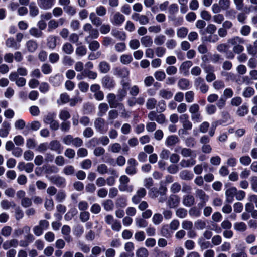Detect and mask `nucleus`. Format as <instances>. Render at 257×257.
<instances>
[{
	"label": "nucleus",
	"mask_w": 257,
	"mask_h": 257,
	"mask_svg": "<svg viewBox=\"0 0 257 257\" xmlns=\"http://www.w3.org/2000/svg\"><path fill=\"white\" fill-rule=\"evenodd\" d=\"M175 152H180L181 154L184 157H193V155L196 154L195 152L193 151L188 148H181L178 147L175 149Z\"/></svg>",
	"instance_id": "23"
},
{
	"label": "nucleus",
	"mask_w": 257,
	"mask_h": 257,
	"mask_svg": "<svg viewBox=\"0 0 257 257\" xmlns=\"http://www.w3.org/2000/svg\"><path fill=\"white\" fill-rule=\"evenodd\" d=\"M175 214L177 217L183 219L187 216L188 211L185 208H179L176 210Z\"/></svg>",
	"instance_id": "45"
},
{
	"label": "nucleus",
	"mask_w": 257,
	"mask_h": 257,
	"mask_svg": "<svg viewBox=\"0 0 257 257\" xmlns=\"http://www.w3.org/2000/svg\"><path fill=\"white\" fill-rule=\"evenodd\" d=\"M18 245V241L17 239H12L6 240L2 244L3 248L5 250H8L11 247L16 248Z\"/></svg>",
	"instance_id": "21"
},
{
	"label": "nucleus",
	"mask_w": 257,
	"mask_h": 257,
	"mask_svg": "<svg viewBox=\"0 0 257 257\" xmlns=\"http://www.w3.org/2000/svg\"><path fill=\"white\" fill-rule=\"evenodd\" d=\"M140 42L144 47H151L153 44L152 38L149 35H145L140 39Z\"/></svg>",
	"instance_id": "19"
},
{
	"label": "nucleus",
	"mask_w": 257,
	"mask_h": 257,
	"mask_svg": "<svg viewBox=\"0 0 257 257\" xmlns=\"http://www.w3.org/2000/svg\"><path fill=\"white\" fill-rule=\"evenodd\" d=\"M237 189L234 187H230L227 189L225 192L226 200L227 203H232L234 200V196L235 195Z\"/></svg>",
	"instance_id": "12"
},
{
	"label": "nucleus",
	"mask_w": 257,
	"mask_h": 257,
	"mask_svg": "<svg viewBox=\"0 0 257 257\" xmlns=\"http://www.w3.org/2000/svg\"><path fill=\"white\" fill-rule=\"evenodd\" d=\"M250 185L252 190L257 192V176H254L250 178Z\"/></svg>",
	"instance_id": "64"
},
{
	"label": "nucleus",
	"mask_w": 257,
	"mask_h": 257,
	"mask_svg": "<svg viewBox=\"0 0 257 257\" xmlns=\"http://www.w3.org/2000/svg\"><path fill=\"white\" fill-rule=\"evenodd\" d=\"M194 85L196 90H199L204 94L208 92L209 86L206 84L204 79L201 77H197L194 80Z\"/></svg>",
	"instance_id": "2"
},
{
	"label": "nucleus",
	"mask_w": 257,
	"mask_h": 257,
	"mask_svg": "<svg viewBox=\"0 0 257 257\" xmlns=\"http://www.w3.org/2000/svg\"><path fill=\"white\" fill-rule=\"evenodd\" d=\"M132 19L138 22L142 25H147L149 22V18L144 15H141L139 13H134L132 15Z\"/></svg>",
	"instance_id": "7"
},
{
	"label": "nucleus",
	"mask_w": 257,
	"mask_h": 257,
	"mask_svg": "<svg viewBox=\"0 0 257 257\" xmlns=\"http://www.w3.org/2000/svg\"><path fill=\"white\" fill-rule=\"evenodd\" d=\"M108 110V105L105 103H102L99 105L98 115L100 116H103Z\"/></svg>",
	"instance_id": "41"
},
{
	"label": "nucleus",
	"mask_w": 257,
	"mask_h": 257,
	"mask_svg": "<svg viewBox=\"0 0 257 257\" xmlns=\"http://www.w3.org/2000/svg\"><path fill=\"white\" fill-rule=\"evenodd\" d=\"M255 94L254 89L250 86L246 87L244 88L242 92V96L244 98H250Z\"/></svg>",
	"instance_id": "36"
},
{
	"label": "nucleus",
	"mask_w": 257,
	"mask_h": 257,
	"mask_svg": "<svg viewBox=\"0 0 257 257\" xmlns=\"http://www.w3.org/2000/svg\"><path fill=\"white\" fill-rule=\"evenodd\" d=\"M179 139L177 137L175 136H169L166 141V145L168 146H173L177 143Z\"/></svg>",
	"instance_id": "44"
},
{
	"label": "nucleus",
	"mask_w": 257,
	"mask_h": 257,
	"mask_svg": "<svg viewBox=\"0 0 257 257\" xmlns=\"http://www.w3.org/2000/svg\"><path fill=\"white\" fill-rule=\"evenodd\" d=\"M57 37L51 35L47 38V46L51 49H54L56 46Z\"/></svg>",
	"instance_id": "33"
},
{
	"label": "nucleus",
	"mask_w": 257,
	"mask_h": 257,
	"mask_svg": "<svg viewBox=\"0 0 257 257\" xmlns=\"http://www.w3.org/2000/svg\"><path fill=\"white\" fill-rule=\"evenodd\" d=\"M194 175L190 171L184 170L179 173V177L181 179L186 181H189L193 178Z\"/></svg>",
	"instance_id": "24"
},
{
	"label": "nucleus",
	"mask_w": 257,
	"mask_h": 257,
	"mask_svg": "<svg viewBox=\"0 0 257 257\" xmlns=\"http://www.w3.org/2000/svg\"><path fill=\"white\" fill-rule=\"evenodd\" d=\"M29 14L32 17H35L39 14V10L35 2H31L29 5Z\"/></svg>",
	"instance_id": "28"
},
{
	"label": "nucleus",
	"mask_w": 257,
	"mask_h": 257,
	"mask_svg": "<svg viewBox=\"0 0 257 257\" xmlns=\"http://www.w3.org/2000/svg\"><path fill=\"white\" fill-rule=\"evenodd\" d=\"M102 205L104 207V209L107 211H111L113 210L114 203L110 199L104 200Z\"/></svg>",
	"instance_id": "37"
},
{
	"label": "nucleus",
	"mask_w": 257,
	"mask_h": 257,
	"mask_svg": "<svg viewBox=\"0 0 257 257\" xmlns=\"http://www.w3.org/2000/svg\"><path fill=\"white\" fill-rule=\"evenodd\" d=\"M137 257H148L149 252L148 250L144 247H140L138 249L136 252Z\"/></svg>",
	"instance_id": "47"
},
{
	"label": "nucleus",
	"mask_w": 257,
	"mask_h": 257,
	"mask_svg": "<svg viewBox=\"0 0 257 257\" xmlns=\"http://www.w3.org/2000/svg\"><path fill=\"white\" fill-rule=\"evenodd\" d=\"M234 229L238 231H245L247 229V225L243 222H236L234 224Z\"/></svg>",
	"instance_id": "49"
},
{
	"label": "nucleus",
	"mask_w": 257,
	"mask_h": 257,
	"mask_svg": "<svg viewBox=\"0 0 257 257\" xmlns=\"http://www.w3.org/2000/svg\"><path fill=\"white\" fill-rule=\"evenodd\" d=\"M228 43L233 46V47H236L239 44H243L245 43V40L239 36H234L230 39L227 41Z\"/></svg>",
	"instance_id": "18"
},
{
	"label": "nucleus",
	"mask_w": 257,
	"mask_h": 257,
	"mask_svg": "<svg viewBox=\"0 0 257 257\" xmlns=\"http://www.w3.org/2000/svg\"><path fill=\"white\" fill-rule=\"evenodd\" d=\"M146 195V190L144 188L140 187L138 189L136 194L132 197V201L134 204L139 203L141 200Z\"/></svg>",
	"instance_id": "6"
},
{
	"label": "nucleus",
	"mask_w": 257,
	"mask_h": 257,
	"mask_svg": "<svg viewBox=\"0 0 257 257\" xmlns=\"http://www.w3.org/2000/svg\"><path fill=\"white\" fill-rule=\"evenodd\" d=\"M195 202V198L192 195L188 194L184 196L183 199V204L186 207L192 206Z\"/></svg>",
	"instance_id": "25"
},
{
	"label": "nucleus",
	"mask_w": 257,
	"mask_h": 257,
	"mask_svg": "<svg viewBox=\"0 0 257 257\" xmlns=\"http://www.w3.org/2000/svg\"><path fill=\"white\" fill-rule=\"evenodd\" d=\"M27 50L30 52H34L38 48V44L36 41L30 40L26 44Z\"/></svg>",
	"instance_id": "30"
},
{
	"label": "nucleus",
	"mask_w": 257,
	"mask_h": 257,
	"mask_svg": "<svg viewBox=\"0 0 257 257\" xmlns=\"http://www.w3.org/2000/svg\"><path fill=\"white\" fill-rule=\"evenodd\" d=\"M196 197L200 200V202L198 204L199 208L204 207L209 200V196L202 189H197L195 190Z\"/></svg>",
	"instance_id": "3"
},
{
	"label": "nucleus",
	"mask_w": 257,
	"mask_h": 257,
	"mask_svg": "<svg viewBox=\"0 0 257 257\" xmlns=\"http://www.w3.org/2000/svg\"><path fill=\"white\" fill-rule=\"evenodd\" d=\"M6 45L8 48H13L15 50H18L20 47V44L17 43L12 37L9 38L6 40Z\"/></svg>",
	"instance_id": "26"
},
{
	"label": "nucleus",
	"mask_w": 257,
	"mask_h": 257,
	"mask_svg": "<svg viewBox=\"0 0 257 257\" xmlns=\"http://www.w3.org/2000/svg\"><path fill=\"white\" fill-rule=\"evenodd\" d=\"M89 20L93 25L96 27H99L101 25L102 22L97 14L94 12H91L89 15Z\"/></svg>",
	"instance_id": "20"
},
{
	"label": "nucleus",
	"mask_w": 257,
	"mask_h": 257,
	"mask_svg": "<svg viewBox=\"0 0 257 257\" xmlns=\"http://www.w3.org/2000/svg\"><path fill=\"white\" fill-rule=\"evenodd\" d=\"M49 148L51 150L56 152L58 154H60L62 150L61 144L56 140L50 142L49 145Z\"/></svg>",
	"instance_id": "22"
},
{
	"label": "nucleus",
	"mask_w": 257,
	"mask_h": 257,
	"mask_svg": "<svg viewBox=\"0 0 257 257\" xmlns=\"http://www.w3.org/2000/svg\"><path fill=\"white\" fill-rule=\"evenodd\" d=\"M248 112V106L246 103H244L243 105L238 108L236 111V114L237 115L242 117L247 114Z\"/></svg>",
	"instance_id": "32"
},
{
	"label": "nucleus",
	"mask_w": 257,
	"mask_h": 257,
	"mask_svg": "<svg viewBox=\"0 0 257 257\" xmlns=\"http://www.w3.org/2000/svg\"><path fill=\"white\" fill-rule=\"evenodd\" d=\"M111 35L117 39L121 41L125 40L126 37L125 32L117 30H112Z\"/></svg>",
	"instance_id": "29"
},
{
	"label": "nucleus",
	"mask_w": 257,
	"mask_h": 257,
	"mask_svg": "<svg viewBox=\"0 0 257 257\" xmlns=\"http://www.w3.org/2000/svg\"><path fill=\"white\" fill-rule=\"evenodd\" d=\"M99 36V32L96 29L93 28L90 32H89V35L85 37V40L87 43H89V41L92 39H96Z\"/></svg>",
	"instance_id": "31"
},
{
	"label": "nucleus",
	"mask_w": 257,
	"mask_h": 257,
	"mask_svg": "<svg viewBox=\"0 0 257 257\" xmlns=\"http://www.w3.org/2000/svg\"><path fill=\"white\" fill-rule=\"evenodd\" d=\"M16 205L14 201H9L7 200H3L1 202V206L4 210H8L11 207L14 208Z\"/></svg>",
	"instance_id": "35"
},
{
	"label": "nucleus",
	"mask_w": 257,
	"mask_h": 257,
	"mask_svg": "<svg viewBox=\"0 0 257 257\" xmlns=\"http://www.w3.org/2000/svg\"><path fill=\"white\" fill-rule=\"evenodd\" d=\"M173 92L168 89H162L159 91V96L164 99H169L173 96Z\"/></svg>",
	"instance_id": "34"
},
{
	"label": "nucleus",
	"mask_w": 257,
	"mask_h": 257,
	"mask_svg": "<svg viewBox=\"0 0 257 257\" xmlns=\"http://www.w3.org/2000/svg\"><path fill=\"white\" fill-rule=\"evenodd\" d=\"M195 93L193 91H188L185 94V100L187 103L193 102L194 100Z\"/></svg>",
	"instance_id": "56"
},
{
	"label": "nucleus",
	"mask_w": 257,
	"mask_h": 257,
	"mask_svg": "<svg viewBox=\"0 0 257 257\" xmlns=\"http://www.w3.org/2000/svg\"><path fill=\"white\" fill-rule=\"evenodd\" d=\"M178 86L180 89L186 90L189 89L191 87L190 81L186 78H181L178 82Z\"/></svg>",
	"instance_id": "17"
},
{
	"label": "nucleus",
	"mask_w": 257,
	"mask_h": 257,
	"mask_svg": "<svg viewBox=\"0 0 257 257\" xmlns=\"http://www.w3.org/2000/svg\"><path fill=\"white\" fill-rule=\"evenodd\" d=\"M113 74L121 78H126L128 76L130 72L126 68L116 67L113 69Z\"/></svg>",
	"instance_id": "16"
},
{
	"label": "nucleus",
	"mask_w": 257,
	"mask_h": 257,
	"mask_svg": "<svg viewBox=\"0 0 257 257\" xmlns=\"http://www.w3.org/2000/svg\"><path fill=\"white\" fill-rule=\"evenodd\" d=\"M196 157V154H194L193 155V157H191L190 159H182L180 161L179 165L182 168L191 167L196 164V160L195 159Z\"/></svg>",
	"instance_id": "13"
},
{
	"label": "nucleus",
	"mask_w": 257,
	"mask_h": 257,
	"mask_svg": "<svg viewBox=\"0 0 257 257\" xmlns=\"http://www.w3.org/2000/svg\"><path fill=\"white\" fill-rule=\"evenodd\" d=\"M127 90L125 89H120L118 91L117 98V100L119 101H121L127 95Z\"/></svg>",
	"instance_id": "63"
},
{
	"label": "nucleus",
	"mask_w": 257,
	"mask_h": 257,
	"mask_svg": "<svg viewBox=\"0 0 257 257\" xmlns=\"http://www.w3.org/2000/svg\"><path fill=\"white\" fill-rule=\"evenodd\" d=\"M63 172L66 175H72L74 174L75 169L73 166L67 165L63 168Z\"/></svg>",
	"instance_id": "59"
},
{
	"label": "nucleus",
	"mask_w": 257,
	"mask_h": 257,
	"mask_svg": "<svg viewBox=\"0 0 257 257\" xmlns=\"http://www.w3.org/2000/svg\"><path fill=\"white\" fill-rule=\"evenodd\" d=\"M163 220V216L162 214L156 213H155L152 217V221L154 224L157 225L160 224Z\"/></svg>",
	"instance_id": "40"
},
{
	"label": "nucleus",
	"mask_w": 257,
	"mask_h": 257,
	"mask_svg": "<svg viewBox=\"0 0 257 257\" xmlns=\"http://www.w3.org/2000/svg\"><path fill=\"white\" fill-rule=\"evenodd\" d=\"M135 224L139 228H145L147 226L148 222L144 218L137 217L135 219Z\"/></svg>",
	"instance_id": "46"
},
{
	"label": "nucleus",
	"mask_w": 257,
	"mask_h": 257,
	"mask_svg": "<svg viewBox=\"0 0 257 257\" xmlns=\"http://www.w3.org/2000/svg\"><path fill=\"white\" fill-rule=\"evenodd\" d=\"M127 205V199L124 196L119 197L116 200V206L117 207L124 208Z\"/></svg>",
	"instance_id": "38"
},
{
	"label": "nucleus",
	"mask_w": 257,
	"mask_h": 257,
	"mask_svg": "<svg viewBox=\"0 0 257 257\" xmlns=\"http://www.w3.org/2000/svg\"><path fill=\"white\" fill-rule=\"evenodd\" d=\"M12 231V228L10 226H6L1 229V234L6 237L10 236Z\"/></svg>",
	"instance_id": "61"
},
{
	"label": "nucleus",
	"mask_w": 257,
	"mask_h": 257,
	"mask_svg": "<svg viewBox=\"0 0 257 257\" xmlns=\"http://www.w3.org/2000/svg\"><path fill=\"white\" fill-rule=\"evenodd\" d=\"M195 228L198 230H203L206 227V223L202 219H198L194 223Z\"/></svg>",
	"instance_id": "54"
},
{
	"label": "nucleus",
	"mask_w": 257,
	"mask_h": 257,
	"mask_svg": "<svg viewBox=\"0 0 257 257\" xmlns=\"http://www.w3.org/2000/svg\"><path fill=\"white\" fill-rule=\"evenodd\" d=\"M50 82L54 86H59L61 82V77L59 75H55L50 78Z\"/></svg>",
	"instance_id": "53"
},
{
	"label": "nucleus",
	"mask_w": 257,
	"mask_h": 257,
	"mask_svg": "<svg viewBox=\"0 0 257 257\" xmlns=\"http://www.w3.org/2000/svg\"><path fill=\"white\" fill-rule=\"evenodd\" d=\"M179 203L180 198L176 195H171L167 201V205L170 208L178 206Z\"/></svg>",
	"instance_id": "11"
},
{
	"label": "nucleus",
	"mask_w": 257,
	"mask_h": 257,
	"mask_svg": "<svg viewBox=\"0 0 257 257\" xmlns=\"http://www.w3.org/2000/svg\"><path fill=\"white\" fill-rule=\"evenodd\" d=\"M56 114L54 113H49L44 118L43 121L45 123L50 124L55 120Z\"/></svg>",
	"instance_id": "55"
},
{
	"label": "nucleus",
	"mask_w": 257,
	"mask_h": 257,
	"mask_svg": "<svg viewBox=\"0 0 257 257\" xmlns=\"http://www.w3.org/2000/svg\"><path fill=\"white\" fill-rule=\"evenodd\" d=\"M96 13L99 17H103L106 14V9L103 6H99L96 8Z\"/></svg>",
	"instance_id": "58"
},
{
	"label": "nucleus",
	"mask_w": 257,
	"mask_h": 257,
	"mask_svg": "<svg viewBox=\"0 0 257 257\" xmlns=\"http://www.w3.org/2000/svg\"><path fill=\"white\" fill-rule=\"evenodd\" d=\"M98 67L100 72L102 73H107L110 69V65L108 62L105 61L100 62Z\"/></svg>",
	"instance_id": "27"
},
{
	"label": "nucleus",
	"mask_w": 257,
	"mask_h": 257,
	"mask_svg": "<svg viewBox=\"0 0 257 257\" xmlns=\"http://www.w3.org/2000/svg\"><path fill=\"white\" fill-rule=\"evenodd\" d=\"M9 78L11 81H15L18 87H23L26 84V79L23 77H19L16 72H11Z\"/></svg>",
	"instance_id": "5"
},
{
	"label": "nucleus",
	"mask_w": 257,
	"mask_h": 257,
	"mask_svg": "<svg viewBox=\"0 0 257 257\" xmlns=\"http://www.w3.org/2000/svg\"><path fill=\"white\" fill-rule=\"evenodd\" d=\"M62 49L64 53L68 55L72 54L74 50L72 45L69 43H65L63 45Z\"/></svg>",
	"instance_id": "50"
},
{
	"label": "nucleus",
	"mask_w": 257,
	"mask_h": 257,
	"mask_svg": "<svg viewBox=\"0 0 257 257\" xmlns=\"http://www.w3.org/2000/svg\"><path fill=\"white\" fill-rule=\"evenodd\" d=\"M102 84L103 87L110 89L114 87L115 82L112 78L106 75L102 78Z\"/></svg>",
	"instance_id": "14"
},
{
	"label": "nucleus",
	"mask_w": 257,
	"mask_h": 257,
	"mask_svg": "<svg viewBox=\"0 0 257 257\" xmlns=\"http://www.w3.org/2000/svg\"><path fill=\"white\" fill-rule=\"evenodd\" d=\"M106 99L111 108L119 107L121 109L124 110V106L122 103H119L116 100V96L113 93H109Z\"/></svg>",
	"instance_id": "4"
},
{
	"label": "nucleus",
	"mask_w": 257,
	"mask_h": 257,
	"mask_svg": "<svg viewBox=\"0 0 257 257\" xmlns=\"http://www.w3.org/2000/svg\"><path fill=\"white\" fill-rule=\"evenodd\" d=\"M166 41V37L163 34L156 35L154 38V43L157 46L162 45Z\"/></svg>",
	"instance_id": "43"
},
{
	"label": "nucleus",
	"mask_w": 257,
	"mask_h": 257,
	"mask_svg": "<svg viewBox=\"0 0 257 257\" xmlns=\"http://www.w3.org/2000/svg\"><path fill=\"white\" fill-rule=\"evenodd\" d=\"M182 228L183 230H191L193 227V222L188 220H185L181 223Z\"/></svg>",
	"instance_id": "48"
},
{
	"label": "nucleus",
	"mask_w": 257,
	"mask_h": 257,
	"mask_svg": "<svg viewBox=\"0 0 257 257\" xmlns=\"http://www.w3.org/2000/svg\"><path fill=\"white\" fill-rule=\"evenodd\" d=\"M157 104V101L154 98L148 99L146 102V107L148 109H153Z\"/></svg>",
	"instance_id": "57"
},
{
	"label": "nucleus",
	"mask_w": 257,
	"mask_h": 257,
	"mask_svg": "<svg viewBox=\"0 0 257 257\" xmlns=\"http://www.w3.org/2000/svg\"><path fill=\"white\" fill-rule=\"evenodd\" d=\"M179 120L184 128H191L192 122L189 120V115L187 114H181L179 117Z\"/></svg>",
	"instance_id": "15"
},
{
	"label": "nucleus",
	"mask_w": 257,
	"mask_h": 257,
	"mask_svg": "<svg viewBox=\"0 0 257 257\" xmlns=\"http://www.w3.org/2000/svg\"><path fill=\"white\" fill-rule=\"evenodd\" d=\"M217 110L215 105L213 104H208L205 107V111L207 114L212 115L214 114Z\"/></svg>",
	"instance_id": "62"
},
{
	"label": "nucleus",
	"mask_w": 257,
	"mask_h": 257,
	"mask_svg": "<svg viewBox=\"0 0 257 257\" xmlns=\"http://www.w3.org/2000/svg\"><path fill=\"white\" fill-rule=\"evenodd\" d=\"M119 190L121 192H132L134 190V186L129 185L130 178L126 175H122L119 178Z\"/></svg>",
	"instance_id": "1"
},
{
	"label": "nucleus",
	"mask_w": 257,
	"mask_h": 257,
	"mask_svg": "<svg viewBox=\"0 0 257 257\" xmlns=\"http://www.w3.org/2000/svg\"><path fill=\"white\" fill-rule=\"evenodd\" d=\"M39 7L43 10L50 9L54 5L55 0H37Z\"/></svg>",
	"instance_id": "10"
},
{
	"label": "nucleus",
	"mask_w": 257,
	"mask_h": 257,
	"mask_svg": "<svg viewBox=\"0 0 257 257\" xmlns=\"http://www.w3.org/2000/svg\"><path fill=\"white\" fill-rule=\"evenodd\" d=\"M121 149V146L119 143H113L108 147V150L113 153H116L120 152Z\"/></svg>",
	"instance_id": "52"
},
{
	"label": "nucleus",
	"mask_w": 257,
	"mask_h": 257,
	"mask_svg": "<svg viewBox=\"0 0 257 257\" xmlns=\"http://www.w3.org/2000/svg\"><path fill=\"white\" fill-rule=\"evenodd\" d=\"M154 76L155 79L159 81H163L166 77V74L163 71H157L154 73Z\"/></svg>",
	"instance_id": "60"
},
{
	"label": "nucleus",
	"mask_w": 257,
	"mask_h": 257,
	"mask_svg": "<svg viewBox=\"0 0 257 257\" xmlns=\"http://www.w3.org/2000/svg\"><path fill=\"white\" fill-rule=\"evenodd\" d=\"M120 62L123 64H128L133 61V57L131 54H123L120 58Z\"/></svg>",
	"instance_id": "51"
},
{
	"label": "nucleus",
	"mask_w": 257,
	"mask_h": 257,
	"mask_svg": "<svg viewBox=\"0 0 257 257\" xmlns=\"http://www.w3.org/2000/svg\"><path fill=\"white\" fill-rule=\"evenodd\" d=\"M124 21V16L119 12L115 13L112 18L110 19L111 23L117 26H120Z\"/></svg>",
	"instance_id": "9"
},
{
	"label": "nucleus",
	"mask_w": 257,
	"mask_h": 257,
	"mask_svg": "<svg viewBox=\"0 0 257 257\" xmlns=\"http://www.w3.org/2000/svg\"><path fill=\"white\" fill-rule=\"evenodd\" d=\"M188 213L190 217L192 218L199 217L201 214V210L199 208H197L196 207L191 208L189 209Z\"/></svg>",
	"instance_id": "39"
},
{
	"label": "nucleus",
	"mask_w": 257,
	"mask_h": 257,
	"mask_svg": "<svg viewBox=\"0 0 257 257\" xmlns=\"http://www.w3.org/2000/svg\"><path fill=\"white\" fill-rule=\"evenodd\" d=\"M188 32V29L185 27H182L177 30V36L178 38L183 39L186 37Z\"/></svg>",
	"instance_id": "42"
},
{
	"label": "nucleus",
	"mask_w": 257,
	"mask_h": 257,
	"mask_svg": "<svg viewBox=\"0 0 257 257\" xmlns=\"http://www.w3.org/2000/svg\"><path fill=\"white\" fill-rule=\"evenodd\" d=\"M49 180L58 187H64L66 185V180L61 176H53L49 178Z\"/></svg>",
	"instance_id": "8"
}]
</instances>
